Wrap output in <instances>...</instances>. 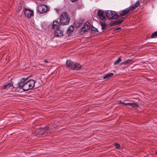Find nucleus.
I'll return each instance as SVG.
<instances>
[{
	"label": "nucleus",
	"mask_w": 157,
	"mask_h": 157,
	"mask_svg": "<svg viewBox=\"0 0 157 157\" xmlns=\"http://www.w3.org/2000/svg\"><path fill=\"white\" fill-rule=\"evenodd\" d=\"M66 65L69 68L75 70H79L81 68V66L79 64L75 63L71 60L67 61Z\"/></svg>",
	"instance_id": "7ed1b4c3"
},
{
	"label": "nucleus",
	"mask_w": 157,
	"mask_h": 157,
	"mask_svg": "<svg viewBox=\"0 0 157 157\" xmlns=\"http://www.w3.org/2000/svg\"><path fill=\"white\" fill-rule=\"evenodd\" d=\"M129 13L128 9L126 8L120 12V15L122 16H124L126 15L127 13Z\"/></svg>",
	"instance_id": "ddd939ff"
},
{
	"label": "nucleus",
	"mask_w": 157,
	"mask_h": 157,
	"mask_svg": "<svg viewBox=\"0 0 157 157\" xmlns=\"http://www.w3.org/2000/svg\"><path fill=\"white\" fill-rule=\"evenodd\" d=\"M155 36H157V31L154 32L152 35V38H153Z\"/></svg>",
	"instance_id": "5701e85b"
},
{
	"label": "nucleus",
	"mask_w": 157,
	"mask_h": 157,
	"mask_svg": "<svg viewBox=\"0 0 157 157\" xmlns=\"http://www.w3.org/2000/svg\"><path fill=\"white\" fill-rule=\"evenodd\" d=\"M100 24L102 29H105L106 28V25L104 22H100Z\"/></svg>",
	"instance_id": "a211bd4d"
},
{
	"label": "nucleus",
	"mask_w": 157,
	"mask_h": 157,
	"mask_svg": "<svg viewBox=\"0 0 157 157\" xmlns=\"http://www.w3.org/2000/svg\"><path fill=\"white\" fill-rule=\"evenodd\" d=\"M75 26L76 27L79 28L80 27V26L82 25V23L79 22H77V23H75Z\"/></svg>",
	"instance_id": "4be33fe9"
},
{
	"label": "nucleus",
	"mask_w": 157,
	"mask_h": 157,
	"mask_svg": "<svg viewBox=\"0 0 157 157\" xmlns=\"http://www.w3.org/2000/svg\"><path fill=\"white\" fill-rule=\"evenodd\" d=\"M127 9H128L129 13H131L134 10L132 9V8H131V6H129V8H127Z\"/></svg>",
	"instance_id": "412c9836"
},
{
	"label": "nucleus",
	"mask_w": 157,
	"mask_h": 157,
	"mask_svg": "<svg viewBox=\"0 0 157 157\" xmlns=\"http://www.w3.org/2000/svg\"><path fill=\"white\" fill-rule=\"evenodd\" d=\"M74 29V26L71 25L68 29L67 32L68 34H70L73 32Z\"/></svg>",
	"instance_id": "f3484780"
},
{
	"label": "nucleus",
	"mask_w": 157,
	"mask_h": 157,
	"mask_svg": "<svg viewBox=\"0 0 157 157\" xmlns=\"http://www.w3.org/2000/svg\"><path fill=\"white\" fill-rule=\"evenodd\" d=\"M38 13L40 14H43L48 12L49 10L48 7L44 4L38 5L36 9Z\"/></svg>",
	"instance_id": "20e7f679"
},
{
	"label": "nucleus",
	"mask_w": 157,
	"mask_h": 157,
	"mask_svg": "<svg viewBox=\"0 0 157 157\" xmlns=\"http://www.w3.org/2000/svg\"><path fill=\"white\" fill-rule=\"evenodd\" d=\"M90 23L88 22H86L85 23L83 27L81 29V31H83L84 32L87 31L90 29Z\"/></svg>",
	"instance_id": "1a4fd4ad"
},
{
	"label": "nucleus",
	"mask_w": 157,
	"mask_h": 157,
	"mask_svg": "<svg viewBox=\"0 0 157 157\" xmlns=\"http://www.w3.org/2000/svg\"><path fill=\"white\" fill-rule=\"evenodd\" d=\"M23 11L25 16L28 18H30L33 16V11L30 9L25 8Z\"/></svg>",
	"instance_id": "0eeeda50"
},
{
	"label": "nucleus",
	"mask_w": 157,
	"mask_h": 157,
	"mask_svg": "<svg viewBox=\"0 0 157 157\" xmlns=\"http://www.w3.org/2000/svg\"><path fill=\"white\" fill-rule=\"evenodd\" d=\"M44 62L46 63H47L48 62L47 60L46 59L44 60Z\"/></svg>",
	"instance_id": "bb28decb"
},
{
	"label": "nucleus",
	"mask_w": 157,
	"mask_h": 157,
	"mask_svg": "<svg viewBox=\"0 0 157 157\" xmlns=\"http://www.w3.org/2000/svg\"><path fill=\"white\" fill-rule=\"evenodd\" d=\"M28 78H21L18 82V86L16 88V91L21 92V90L27 91L33 89L35 86L36 81L34 80L30 79L26 81Z\"/></svg>",
	"instance_id": "f257e3e1"
},
{
	"label": "nucleus",
	"mask_w": 157,
	"mask_h": 157,
	"mask_svg": "<svg viewBox=\"0 0 157 157\" xmlns=\"http://www.w3.org/2000/svg\"><path fill=\"white\" fill-rule=\"evenodd\" d=\"M63 29L61 28H59L56 29L55 31L54 34L57 37H61L63 36Z\"/></svg>",
	"instance_id": "6e6552de"
},
{
	"label": "nucleus",
	"mask_w": 157,
	"mask_h": 157,
	"mask_svg": "<svg viewBox=\"0 0 157 157\" xmlns=\"http://www.w3.org/2000/svg\"><path fill=\"white\" fill-rule=\"evenodd\" d=\"M106 16L109 19H116L117 17V13L115 12L107 11L106 13Z\"/></svg>",
	"instance_id": "423d86ee"
},
{
	"label": "nucleus",
	"mask_w": 157,
	"mask_h": 157,
	"mask_svg": "<svg viewBox=\"0 0 157 157\" xmlns=\"http://www.w3.org/2000/svg\"><path fill=\"white\" fill-rule=\"evenodd\" d=\"M114 145H115L116 148L117 149H119L120 147V146L119 144L118 143H115L114 144Z\"/></svg>",
	"instance_id": "b1692460"
},
{
	"label": "nucleus",
	"mask_w": 157,
	"mask_h": 157,
	"mask_svg": "<svg viewBox=\"0 0 157 157\" xmlns=\"http://www.w3.org/2000/svg\"><path fill=\"white\" fill-rule=\"evenodd\" d=\"M120 104H124V105H127V103H124V102H120Z\"/></svg>",
	"instance_id": "393cba45"
},
{
	"label": "nucleus",
	"mask_w": 157,
	"mask_h": 157,
	"mask_svg": "<svg viewBox=\"0 0 157 157\" xmlns=\"http://www.w3.org/2000/svg\"><path fill=\"white\" fill-rule=\"evenodd\" d=\"M127 105H129L131 106H132V103H127Z\"/></svg>",
	"instance_id": "a878e982"
},
{
	"label": "nucleus",
	"mask_w": 157,
	"mask_h": 157,
	"mask_svg": "<svg viewBox=\"0 0 157 157\" xmlns=\"http://www.w3.org/2000/svg\"><path fill=\"white\" fill-rule=\"evenodd\" d=\"M70 22V17L66 12L61 13L60 17V23L63 25L68 24Z\"/></svg>",
	"instance_id": "f03ea898"
},
{
	"label": "nucleus",
	"mask_w": 157,
	"mask_h": 157,
	"mask_svg": "<svg viewBox=\"0 0 157 157\" xmlns=\"http://www.w3.org/2000/svg\"><path fill=\"white\" fill-rule=\"evenodd\" d=\"M139 5V2H136L134 4L132 5L131 6V8H132V9H133L134 10L136 8L138 7Z\"/></svg>",
	"instance_id": "dca6fc26"
},
{
	"label": "nucleus",
	"mask_w": 157,
	"mask_h": 157,
	"mask_svg": "<svg viewBox=\"0 0 157 157\" xmlns=\"http://www.w3.org/2000/svg\"><path fill=\"white\" fill-rule=\"evenodd\" d=\"M113 73H109L103 77V78L104 79H107L109 77L113 76Z\"/></svg>",
	"instance_id": "2eb2a0df"
},
{
	"label": "nucleus",
	"mask_w": 157,
	"mask_h": 157,
	"mask_svg": "<svg viewBox=\"0 0 157 157\" xmlns=\"http://www.w3.org/2000/svg\"><path fill=\"white\" fill-rule=\"evenodd\" d=\"M59 22L56 21H54L53 22L52 25V27L53 29H58L59 27Z\"/></svg>",
	"instance_id": "f8f14e48"
},
{
	"label": "nucleus",
	"mask_w": 157,
	"mask_h": 157,
	"mask_svg": "<svg viewBox=\"0 0 157 157\" xmlns=\"http://www.w3.org/2000/svg\"><path fill=\"white\" fill-rule=\"evenodd\" d=\"M13 82L8 83L6 85H4L3 86V89L4 90H7L10 87L13 86Z\"/></svg>",
	"instance_id": "4468645a"
},
{
	"label": "nucleus",
	"mask_w": 157,
	"mask_h": 157,
	"mask_svg": "<svg viewBox=\"0 0 157 157\" xmlns=\"http://www.w3.org/2000/svg\"><path fill=\"white\" fill-rule=\"evenodd\" d=\"M121 61V59L120 58H119L117 59L114 62V64L116 65L119 63Z\"/></svg>",
	"instance_id": "6ab92c4d"
},
{
	"label": "nucleus",
	"mask_w": 157,
	"mask_h": 157,
	"mask_svg": "<svg viewBox=\"0 0 157 157\" xmlns=\"http://www.w3.org/2000/svg\"><path fill=\"white\" fill-rule=\"evenodd\" d=\"M131 106L134 108L138 107V105L136 103H132Z\"/></svg>",
	"instance_id": "aec40b11"
},
{
	"label": "nucleus",
	"mask_w": 157,
	"mask_h": 157,
	"mask_svg": "<svg viewBox=\"0 0 157 157\" xmlns=\"http://www.w3.org/2000/svg\"><path fill=\"white\" fill-rule=\"evenodd\" d=\"M98 15L101 20H103L105 19V13L103 11L101 10H99L98 12Z\"/></svg>",
	"instance_id": "9d476101"
},
{
	"label": "nucleus",
	"mask_w": 157,
	"mask_h": 157,
	"mask_svg": "<svg viewBox=\"0 0 157 157\" xmlns=\"http://www.w3.org/2000/svg\"><path fill=\"white\" fill-rule=\"evenodd\" d=\"M133 59H128L124 62H123L121 63V65H122L123 64L126 65L127 64H130L133 61Z\"/></svg>",
	"instance_id": "9b49d317"
},
{
	"label": "nucleus",
	"mask_w": 157,
	"mask_h": 157,
	"mask_svg": "<svg viewBox=\"0 0 157 157\" xmlns=\"http://www.w3.org/2000/svg\"><path fill=\"white\" fill-rule=\"evenodd\" d=\"M55 127H50L49 126H48L44 128H41L37 129L36 130V132H37L39 135H42L46 131H50L52 129Z\"/></svg>",
	"instance_id": "39448f33"
},
{
	"label": "nucleus",
	"mask_w": 157,
	"mask_h": 157,
	"mask_svg": "<svg viewBox=\"0 0 157 157\" xmlns=\"http://www.w3.org/2000/svg\"><path fill=\"white\" fill-rule=\"evenodd\" d=\"M121 29V28H118L116 30H118L120 29Z\"/></svg>",
	"instance_id": "cd10ccee"
},
{
	"label": "nucleus",
	"mask_w": 157,
	"mask_h": 157,
	"mask_svg": "<svg viewBox=\"0 0 157 157\" xmlns=\"http://www.w3.org/2000/svg\"><path fill=\"white\" fill-rule=\"evenodd\" d=\"M156 153L157 154V152H156Z\"/></svg>",
	"instance_id": "c85d7f7f"
}]
</instances>
